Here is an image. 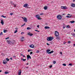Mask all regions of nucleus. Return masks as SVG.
<instances>
[{
	"instance_id": "50",
	"label": "nucleus",
	"mask_w": 75,
	"mask_h": 75,
	"mask_svg": "<svg viewBox=\"0 0 75 75\" xmlns=\"http://www.w3.org/2000/svg\"><path fill=\"white\" fill-rule=\"evenodd\" d=\"M13 58H16V56H13Z\"/></svg>"
},
{
	"instance_id": "40",
	"label": "nucleus",
	"mask_w": 75,
	"mask_h": 75,
	"mask_svg": "<svg viewBox=\"0 0 75 75\" xmlns=\"http://www.w3.org/2000/svg\"><path fill=\"white\" fill-rule=\"evenodd\" d=\"M35 31H37L38 32H40V31L37 30H35Z\"/></svg>"
},
{
	"instance_id": "37",
	"label": "nucleus",
	"mask_w": 75,
	"mask_h": 75,
	"mask_svg": "<svg viewBox=\"0 0 75 75\" xmlns=\"http://www.w3.org/2000/svg\"><path fill=\"white\" fill-rule=\"evenodd\" d=\"M52 65H51L50 66V68H52Z\"/></svg>"
},
{
	"instance_id": "14",
	"label": "nucleus",
	"mask_w": 75,
	"mask_h": 75,
	"mask_svg": "<svg viewBox=\"0 0 75 75\" xmlns=\"http://www.w3.org/2000/svg\"><path fill=\"white\" fill-rule=\"evenodd\" d=\"M21 70H20L19 71L18 74V75H21Z\"/></svg>"
},
{
	"instance_id": "55",
	"label": "nucleus",
	"mask_w": 75,
	"mask_h": 75,
	"mask_svg": "<svg viewBox=\"0 0 75 75\" xmlns=\"http://www.w3.org/2000/svg\"><path fill=\"white\" fill-rule=\"evenodd\" d=\"M66 43V42H64V44H65Z\"/></svg>"
},
{
	"instance_id": "46",
	"label": "nucleus",
	"mask_w": 75,
	"mask_h": 75,
	"mask_svg": "<svg viewBox=\"0 0 75 75\" xmlns=\"http://www.w3.org/2000/svg\"><path fill=\"white\" fill-rule=\"evenodd\" d=\"M60 54H61V55H62V53L61 52H60Z\"/></svg>"
},
{
	"instance_id": "51",
	"label": "nucleus",
	"mask_w": 75,
	"mask_h": 75,
	"mask_svg": "<svg viewBox=\"0 0 75 75\" xmlns=\"http://www.w3.org/2000/svg\"><path fill=\"white\" fill-rule=\"evenodd\" d=\"M8 38H9L8 37V38H6L5 39L6 40H7V39H8Z\"/></svg>"
},
{
	"instance_id": "4",
	"label": "nucleus",
	"mask_w": 75,
	"mask_h": 75,
	"mask_svg": "<svg viewBox=\"0 0 75 75\" xmlns=\"http://www.w3.org/2000/svg\"><path fill=\"white\" fill-rule=\"evenodd\" d=\"M61 8L62 9H63V10H66V9H67V7L66 6H61Z\"/></svg>"
},
{
	"instance_id": "38",
	"label": "nucleus",
	"mask_w": 75,
	"mask_h": 75,
	"mask_svg": "<svg viewBox=\"0 0 75 75\" xmlns=\"http://www.w3.org/2000/svg\"><path fill=\"white\" fill-rule=\"evenodd\" d=\"M68 44H70V43H71V41H68Z\"/></svg>"
},
{
	"instance_id": "57",
	"label": "nucleus",
	"mask_w": 75,
	"mask_h": 75,
	"mask_svg": "<svg viewBox=\"0 0 75 75\" xmlns=\"http://www.w3.org/2000/svg\"><path fill=\"white\" fill-rule=\"evenodd\" d=\"M21 56H23V54H21Z\"/></svg>"
},
{
	"instance_id": "16",
	"label": "nucleus",
	"mask_w": 75,
	"mask_h": 75,
	"mask_svg": "<svg viewBox=\"0 0 75 75\" xmlns=\"http://www.w3.org/2000/svg\"><path fill=\"white\" fill-rule=\"evenodd\" d=\"M45 29H49L50 28L48 26H46L45 27Z\"/></svg>"
},
{
	"instance_id": "6",
	"label": "nucleus",
	"mask_w": 75,
	"mask_h": 75,
	"mask_svg": "<svg viewBox=\"0 0 75 75\" xmlns=\"http://www.w3.org/2000/svg\"><path fill=\"white\" fill-rule=\"evenodd\" d=\"M23 18V21L24 22H25V23H27V18L25 17H24V18Z\"/></svg>"
},
{
	"instance_id": "30",
	"label": "nucleus",
	"mask_w": 75,
	"mask_h": 75,
	"mask_svg": "<svg viewBox=\"0 0 75 75\" xmlns=\"http://www.w3.org/2000/svg\"><path fill=\"white\" fill-rule=\"evenodd\" d=\"M9 73L8 72H5V74H9Z\"/></svg>"
},
{
	"instance_id": "33",
	"label": "nucleus",
	"mask_w": 75,
	"mask_h": 75,
	"mask_svg": "<svg viewBox=\"0 0 75 75\" xmlns=\"http://www.w3.org/2000/svg\"><path fill=\"white\" fill-rule=\"evenodd\" d=\"M62 65H63V66H66V64H62Z\"/></svg>"
},
{
	"instance_id": "49",
	"label": "nucleus",
	"mask_w": 75,
	"mask_h": 75,
	"mask_svg": "<svg viewBox=\"0 0 75 75\" xmlns=\"http://www.w3.org/2000/svg\"><path fill=\"white\" fill-rule=\"evenodd\" d=\"M43 13H40V15H43Z\"/></svg>"
},
{
	"instance_id": "60",
	"label": "nucleus",
	"mask_w": 75,
	"mask_h": 75,
	"mask_svg": "<svg viewBox=\"0 0 75 75\" xmlns=\"http://www.w3.org/2000/svg\"><path fill=\"white\" fill-rule=\"evenodd\" d=\"M65 28V26H64L63 27V29H64V28Z\"/></svg>"
},
{
	"instance_id": "42",
	"label": "nucleus",
	"mask_w": 75,
	"mask_h": 75,
	"mask_svg": "<svg viewBox=\"0 0 75 75\" xmlns=\"http://www.w3.org/2000/svg\"><path fill=\"white\" fill-rule=\"evenodd\" d=\"M33 54V52H31L30 53V55H31Z\"/></svg>"
},
{
	"instance_id": "39",
	"label": "nucleus",
	"mask_w": 75,
	"mask_h": 75,
	"mask_svg": "<svg viewBox=\"0 0 75 75\" xmlns=\"http://www.w3.org/2000/svg\"><path fill=\"white\" fill-rule=\"evenodd\" d=\"M50 52H51V53H53V52H54V51L52 50V51H51Z\"/></svg>"
},
{
	"instance_id": "43",
	"label": "nucleus",
	"mask_w": 75,
	"mask_h": 75,
	"mask_svg": "<svg viewBox=\"0 0 75 75\" xmlns=\"http://www.w3.org/2000/svg\"><path fill=\"white\" fill-rule=\"evenodd\" d=\"M72 35H73V36H75V34H74V33H73V34H72Z\"/></svg>"
},
{
	"instance_id": "62",
	"label": "nucleus",
	"mask_w": 75,
	"mask_h": 75,
	"mask_svg": "<svg viewBox=\"0 0 75 75\" xmlns=\"http://www.w3.org/2000/svg\"><path fill=\"white\" fill-rule=\"evenodd\" d=\"M16 6V5H14V7H15Z\"/></svg>"
},
{
	"instance_id": "59",
	"label": "nucleus",
	"mask_w": 75,
	"mask_h": 75,
	"mask_svg": "<svg viewBox=\"0 0 75 75\" xmlns=\"http://www.w3.org/2000/svg\"><path fill=\"white\" fill-rule=\"evenodd\" d=\"M10 59H11V60H12V58L11 57V58H10Z\"/></svg>"
},
{
	"instance_id": "22",
	"label": "nucleus",
	"mask_w": 75,
	"mask_h": 75,
	"mask_svg": "<svg viewBox=\"0 0 75 75\" xmlns=\"http://www.w3.org/2000/svg\"><path fill=\"white\" fill-rule=\"evenodd\" d=\"M56 39L57 40H60V37H57L56 38Z\"/></svg>"
},
{
	"instance_id": "64",
	"label": "nucleus",
	"mask_w": 75,
	"mask_h": 75,
	"mask_svg": "<svg viewBox=\"0 0 75 75\" xmlns=\"http://www.w3.org/2000/svg\"><path fill=\"white\" fill-rule=\"evenodd\" d=\"M26 68H28V67H26Z\"/></svg>"
},
{
	"instance_id": "48",
	"label": "nucleus",
	"mask_w": 75,
	"mask_h": 75,
	"mask_svg": "<svg viewBox=\"0 0 75 75\" xmlns=\"http://www.w3.org/2000/svg\"><path fill=\"white\" fill-rule=\"evenodd\" d=\"M47 45H50V44H48V43H47Z\"/></svg>"
},
{
	"instance_id": "47",
	"label": "nucleus",
	"mask_w": 75,
	"mask_h": 75,
	"mask_svg": "<svg viewBox=\"0 0 75 75\" xmlns=\"http://www.w3.org/2000/svg\"><path fill=\"white\" fill-rule=\"evenodd\" d=\"M48 54H51V52H48Z\"/></svg>"
},
{
	"instance_id": "9",
	"label": "nucleus",
	"mask_w": 75,
	"mask_h": 75,
	"mask_svg": "<svg viewBox=\"0 0 75 75\" xmlns=\"http://www.w3.org/2000/svg\"><path fill=\"white\" fill-rule=\"evenodd\" d=\"M28 35H30V36H32V35H33V34L29 32V33H28Z\"/></svg>"
},
{
	"instance_id": "27",
	"label": "nucleus",
	"mask_w": 75,
	"mask_h": 75,
	"mask_svg": "<svg viewBox=\"0 0 75 75\" xmlns=\"http://www.w3.org/2000/svg\"><path fill=\"white\" fill-rule=\"evenodd\" d=\"M1 17H3L4 18H6V16H4L3 15H2L1 16Z\"/></svg>"
},
{
	"instance_id": "56",
	"label": "nucleus",
	"mask_w": 75,
	"mask_h": 75,
	"mask_svg": "<svg viewBox=\"0 0 75 75\" xmlns=\"http://www.w3.org/2000/svg\"><path fill=\"white\" fill-rule=\"evenodd\" d=\"M40 26V25H37V27H38V28H39V26Z\"/></svg>"
},
{
	"instance_id": "34",
	"label": "nucleus",
	"mask_w": 75,
	"mask_h": 75,
	"mask_svg": "<svg viewBox=\"0 0 75 75\" xmlns=\"http://www.w3.org/2000/svg\"><path fill=\"white\" fill-rule=\"evenodd\" d=\"M53 63L54 64H55V63H56V62L55 61H54L53 62Z\"/></svg>"
},
{
	"instance_id": "54",
	"label": "nucleus",
	"mask_w": 75,
	"mask_h": 75,
	"mask_svg": "<svg viewBox=\"0 0 75 75\" xmlns=\"http://www.w3.org/2000/svg\"><path fill=\"white\" fill-rule=\"evenodd\" d=\"M15 29H16V30H18V28H15Z\"/></svg>"
},
{
	"instance_id": "11",
	"label": "nucleus",
	"mask_w": 75,
	"mask_h": 75,
	"mask_svg": "<svg viewBox=\"0 0 75 75\" xmlns=\"http://www.w3.org/2000/svg\"><path fill=\"white\" fill-rule=\"evenodd\" d=\"M71 7H75V4L74 3L71 4Z\"/></svg>"
},
{
	"instance_id": "58",
	"label": "nucleus",
	"mask_w": 75,
	"mask_h": 75,
	"mask_svg": "<svg viewBox=\"0 0 75 75\" xmlns=\"http://www.w3.org/2000/svg\"><path fill=\"white\" fill-rule=\"evenodd\" d=\"M73 2H75V0H73Z\"/></svg>"
},
{
	"instance_id": "28",
	"label": "nucleus",
	"mask_w": 75,
	"mask_h": 75,
	"mask_svg": "<svg viewBox=\"0 0 75 75\" xmlns=\"http://www.w3.org/2000/svg\"><path fill=\"white\" fill-rule=\"evenodd\" d=\"M4 33H6V32H7V30H4Z\"/></svg>"
},
{
	"instance_id": "5",
	"label": "nucleus",
	"mask_w": 75,
	"mask_h": 75,
	"mask_svg": "<svg viewBox=\"0 0 75 75\" xmlns=\"http://www.w3.org/2000/svg\"><path fill=\"white\" fill-rule=\"evenodd\" d=\"M35 17L38 18V20H41V18L40 17V16L39 15H36Z\"/></svg>"
},
{
	"instance_id": "24",
	"label": "nucleus",
	"mask_w": 75,
	"mask_h": 75,
	"mask_svg": "<svg viewBox=\"0 0 75 75\" xmlns=\"http://www.w3.org/2000/svg\"><path fill=\"white\" fill-rule=\"evenodd\" d=\"M66 27H67V28H69V27H70V26L69 25H67V26H66Z\"/></svg>"
},
{
	"instance_id": "23",
	"label": "nucleus",
	"mask_w": 75,
	"mask_h": 75,
	"mask_svg": "<svg viewBox=\"0 0 75 75\" xmlns=\"http://www.w3.org/2000/svg\"><path fill=\"white\" fill-rule=\"evenodd\" d=\"M75 22V21H70L69 22V23H74Z\"/></svg>"
},
{
	"instance_id": "29",
	"label": "nucleus",
	"mask_w": 75,
	"mask_h": 75,
	"mask_svg": "<svg viewBox=\"0 0 75 75\" xmlns=\"http://www.w3.org/2000/svg\"><path fill=\"white\" fill-rule=\"evenodd\" d=\"M3 35V32H1V33H0V35Z\"/></svg>"
},
{
	"instance_id": "18",
	"label": "nucleus",
	"mask_w": 75,
	"mask_h": 75,
	"mask_svg": "<svg viewBox=\"0 0 75 75\" xmlns=\"http://www.w3.org/2000/svg\"><path fill=\"white\" fill-rule=\"evenodd\" d=\"M47 6H45L44 7V10H46L47 9Z\"/></svg>"
},
{
	"instance_id": "10",
	"label": "nucleus",
	"mask_w": 75,
	"mask_h": 75,
	"mask_svg": "<svg viewBox=\"0 0 75 75\" xmlns=\"http://www.w3.org/2000/svg\"><path fill=\"white\" fill-rule=\"evenodd\" d=\"M28 5L27 4H25L23 6V7H28Z\"/></svg>"
},
{
	"instance_id": "12",
	"label": "nucleus",
	"mask_w": 75,
	"mask_h": 75,
	"mask_svg": "<svg viewBox=\"0 0 75 75\" xmlns=\"http://www.w3.org/2000/svg\"><path fill=\"white\" fill-rule=\"evenodd\" d=\"M7 62L6 61V60H4L3 62V64H6Z\"/></svg>"
},
{
	"instance_id": "32",
	"label": "nucleus",
	"mask_w": 75,
	"mask_h": 75,
	"mask_svg": "<svg viewBox=\"0 0 75 75\" xmlns=\"http://www.w3.org/2000/svg\"><path fill=\"white\" fill-rule=\"evenodd\" d=\"M25 23L24 24H23V25H22L21 26V27H23V26L25 25Z\"/></svg>"
},
{
	"instance_id": "25",
	"label": "nucleus",
	"mask_w": 75,
	"mask_h": 75,
	"mask_svg": "<svg viewBox=\"0 0 75 75\" xmlns=\"http://www.w3.org/2000/svg\"><path fill=\"white\" fill-rule=\"evenodd\" d=\"M27 30H30L31 28H30L28 27L27 28Z\"/></svg>"
},
{
	"instance_id": "53",
	"label": "nucleus",
	"mask_w": 75,
	"mask_h": 75,
	"mask_svg": "<svg viewBox=\"0 0 75 75\" xmlns=\"http://www.w3.org/2000/svg\"><path fill=\"white\" fill-rule=\"evenodd\" d=\"M31 51V50H28V52H30Z\"/></svg>"
},
{
	"instance_id": "15",
	"label": "nucleus",
	"mask_w": 75,
	"mask_h": 75,
	"mask_svg": "<svg viewBox=\"0 0 75 75\" xmlns=\"http://www.w3.org/2000/svg\"><path fill=\"white\" fill-rule=\"evenodd\" d=\"M1 23L2 24V25H3L4 24V22H3V20H1Z\"/></svg>"
},
{
	"instance_id": "36",
	"label": "nucleus",
	"mask_w": 75,
	"mask_h": 75,
	"mask_svg": "<svg viewBox=\"0 0 75 75\" xmlns=\"http://www.w3.org/2000/svg\"><path fill=\"white\" fill-rule=\"evenodd\" d=\"M17 32V30H16L14 32V33H16Z\"/></svg>"
},
{
	"instance_id": "13",
	"label": "nucleus",
	"mask_w": 75,
	"mask_h": 75,
	"mask_svg": "<svg viewBox=\"0 0 75 75\" xmlns=\"http://www.w3.org/2000/svg\"><path fill=\"white\" fill-rule=\"evenodd\" d=\"M30 48H34V45H32L30 46Z\"/></svg>"
},
{
	"instance_id": "3",
	"label": "nucleus",
	"mask_w": 75,
	"mask_h": 75,
	"mask_svg": "<svg viewBox=\"0 0 75 75\" xmlns=\"http://www.w3.org/2000/svg\"><path fill=\"white\" fill-rule=\"evenodd\" d=\"M54 35L56 37H58L59 36V32L57 31H55Z\"/></svg>"
},
{
	"instance_id": "20",
	"label": "nucleus",
	"mask_w": 75,
	"mask_h": 75,
	"mask_svg": "<svg viewBox=\"0 0 75 75\" xmlns=\"http://www.w3.org/2000/svg\"><path fill=\"white\" fill-rule=\"evenodd\" d=\"M21 60H22V61H23L24 62L25 61H26V59H23V58H21Z\"/></svg>"
},
{
	"instance_id": "2",
	"label": "nucleus",
	"mask_w": 75,
	"mask_h": 75,
	"mask_svg": "<svg viewBox=\"0 0 75 75\" xmlns=\"http://www.w3.org/2000/svg\"><path fill=\"white\" fill-rule=\"evenodd\" d=\"M57 19H59V20H61L62 19V16L61 15H58L57 16Z\"/></svg>"
},
{
	"instance_id": "45",
	"label": "nucleus",
	"mask_w": 75,
	"mask_h": 75,
	"mask_svg": "<svg viewBox=\"0 0 75 75\" xmlns=\"http://www.w3.org/2000/svg\"><path fill=\"white\" fill-rule=\"evenodd\" d=\"M24 32H22L21 33V34H24Z\"/></svg>"
},
{
	"instance_id": "31",
	"label": "nucleus",
	"mask_w": 75,
	"mask_h": 75,
	"mask_svg": "<svg viewBox=\"0 0 75 75\" xmlns=\"http://www.w3.org/2000/svg\"><path fill=\"white\" fill-rule=\"evenodd\" d=\"M13 44H14V43H13V42H11L10 45H13Z\"/></svg>"
},
{
	"instance_id": "8",
	"label": "nucleus",
	"mask_w": 75,
	"mask_h": 75,
	"mask_svg": "<svg viewBox=\"0 0 75 75\" xmlns=\"http://www.w3.org/2000/svg\"><path fill=\"white\" fill-rule=\"evenodd\" d=\"M27 60H28V59H29V58H30V59H31V56L30 55H28V56L27 55Z\"/></svg>"
},
{
	"instance_id": "61",
	"label": "nucleus",
	"mask_w": 75,
	"mask_h": 75,
	"mask_svg": "<svg viewBox=\"0 0 75 75\" xmlns=\"http://www.w3.org/2000/svg\"><path fill=\"white\" fill-rule=\"evenodd\" d=\"M23 57H25V56L24 55H23Z\"/></svg>"
},
{
	"instance_id": "1",
	"label": "nucleus",
	"mask_w": 75,
	"mask_h": 75,
	"mask_svg": "<svg viewBox=\"0 0 75 75\" xmlns=\"http://www.w3.org/2000/svg\"><path fill=\"white\" fill-rule=\"evenodd\" d=\"M53 38H54L53 37L50 36L49 37H48L47 38V40L48 41H52V40H53Z\"/></svg>"
},
{
	"instance_id": "52",
	"label": "nucleus",
	"mask_w": 75,
	"mask_h": 75,
	"mask_svg": "<svg viewBox=\"0 0 75 75\" xmlns=\"http://www.w3.org/2000/svg\"><path fill=\"white\" fill-rule=\"evenodd\" d=\"M11 4H13V5H14V3L11 2Z\"/></svg>"
},
{
	"instance_id": "21",
	"label": "nucleus",
	"mask_w": 75,
	"mask_h": 75,
	"mask_svg": "<svg viewBox=\"0 0 75 75\" xmlns=\"http://www.w3.org/2000/svg\"><path fill=\"white\" fill-rule=\"evenodd\" d=\"M50 51H51V50L50 49H48L47 50L46 52L47 53H48V52H50Z\"/></svg>"
},
{
	"instance_id": "41",
	"label": "nucleus",
	"mask_w": 75,
	"mask_h": 75,
	"mask_svg": "<svg viewBox=\"0 0 75 75\" xmlns=\"http://www.w3.org/2000/svg\"><path fill=\"white\" fill-rule=\"evenodd\" d=\"M10 15H13V13H10Z\"/></svg>"
},
{
	"instance_id": "19",
	"label": "nucleus",
	"mask_w": 75,
	"mask_h": 75,
	"mask_svg": "<svg viewBox=\"0 0 75 75\" xmlns=\"http://www.w3.org/2000/svg\"><path fill=\"white\" fill-rule=\"evenodd\" d=\"M24 37H22L21 38V41H24Z\"/></svg>"
},
{
	"instance_id": "17",
	"label": "nucleus",
	"mask_w": 75,
	"mask_h": 75,
	"mask_svg": "<svg viewBox=\"0 0 75 75\" xmlns=\"http://www.w3.org/2000/svg\"><path fill=\"white\" fill-rule=\"evenodd\" d=\"M71 17H72L71 15H70L69 16H66V17H67V18H71Z\"/></svg>"
},
{
	"instance_id": "35",
	"label": "nucleus",
	"mask_w": 75,
	"mask_h": 75,
	"mask_svg": "<svg viewBox=\"0 0 75 75\" xmlns=\"http://www.w3.org/2000/svg\"><path fill=\"white\" fill-rule=\"evenodd\" d=\"M39 52H40V51L37 50V52H36V53H39Z\"/></svg>"
},
{
	"instance_id": "44",
	"label": "nucleus",
	"mask_w": 75,
	"mask_h": 75,
	"mask_svg": "<svg viewBox=\"0 0 75 75\" xmlns=\"http://www.w3.org/2000/svg\"><path fill=\"white\" fill-rule=\"evenodd\" d=\"M69 65H70V66H72V64H69Z\"/></svg>"
},
{
	"instance_id": "26",
	"label": "nucleus",
	"mask_w": 75,
	"mask_h": 75,
	"mask_svg": "<svg viewBox=\"0 0 75 75\" xmlns=\"http://www.w3.org/2000/svg\"><path fill=\"white\" fill-rule=\"evenodd\" d=\"M6 59L7 61H9L10 60V59H9L7 58H6Z\"/></svg>"
},
{
	"instance_id": "63",
	"label": "nucleus",
	"mask_w": 75,
	"mask_h": 75,
	"mask_svg": "<svg viewBox=\"0 0 75 75\" xmlns=\"http://www.w3.org/2000/svg\"><path fill=\"white\" fill-rule=\"evenodd\" d=\"M29 64H28V63H27L26 64V65H28Z\"/></svg>"
},
{
	"instance_id": "7",
	"label": "nucleus",
	"mask_w": 75,
	"mask_h": 75,
	"mask_svg": "<svg viewBox=\"0 0 75 75\" xmlns=\"http://www.w3.org/2000/svg\"><path fill=\"white\" fill-rule=\"evenodd\" d=\"M11 42H12L10 41H9L8 40H7V42L8 43V44H11Z\"/></svg>"
}]
</instances>
